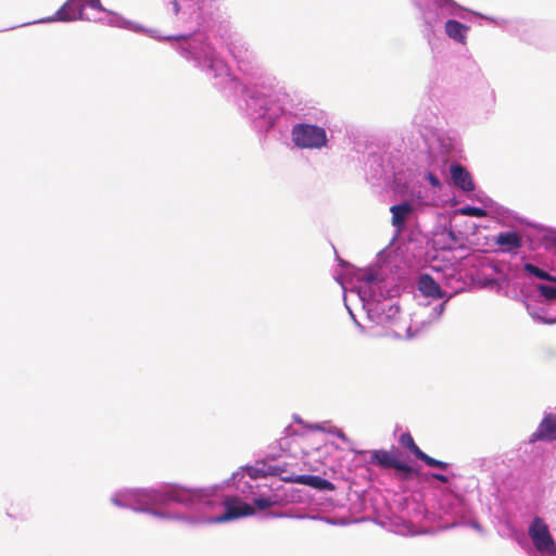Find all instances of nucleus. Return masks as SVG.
Wrapping results in <instances>:
<instances>
[{
  "instance_id": "nucleus-1",
  "label": "nucleus",
  "mask_w": 556,
  "mask_h": 556,
  "mask_svg": "<svg viewBox=\"0 0 556 556\" xmlns=\"http://www.w3.org/2000/svg\"><path fill=\"white\" fill-rule=\"evenodd\" d=\"M292 140L301 149H320L327 144V134L323 127L298 124L292 129Z\"/></svg>"
},
{
  "instance_id": "nucleus-2",
  "label": "nucleus",
  "mask_w": 556,
  "mask_h": 556,
  "mask_svg": "<svg viewBox=\"0 0 556 556\" xmlns=\"http://www.w3.org/2000/svg\"><path fill=\"white\" fill-rule=\"evenodd\" d=\"M90 8L96 11H104L100 0H67L56 12L53 21H75L90 20L85 13V9Z\"/></svg>"
},
{
  "instance_id": "nucleus-3",
  "label": "nucleus",
  "mask_w": 556,
  "mask_h": 556,
  "mask_svg": "<svg viewBox=\"0 0 556 556\" xmlns=\"http://www.w3.org/2000/svg\"><path fill=\"white\" fill-rule=\"evenodd\" d=\"M529 535L534 547L548 555H556V543L549 532L548 526L540 517H535L530 527Z\"/></svg>"
},
{
  "instance_id": "nucleus-4",
  "label": "nucleus",
  "mask_w": 556,
  "mask_h": 556,
  "mask_svg": "<svg viewBox=\"0 0 556 556\" xmlns=\"http://www.w3.org/2000/svg\"><path fill=\"white\" fill-rule=\"evenodd\" d=\"M399 450H375L370 453V464L377 465L384 469L393 468L406 475L415 473L412 466L403 462Z\"/></svg>"
},
{
  "instance_id": "nucleus-5",
  "label": "nucleus",
  "mask_w": 556,
  "mask_h": 556,
  "mask_svg": "<svg viewBox=\"0 0 556 556\" xmlns=\"http://www.w3.org/2000/svg\"><path fill=\"white\" fill-rule=\"evenodd\" d=\"M399 443L401 444L402 447L408 450L412 454L416 456V458L422 460L429 467L445 470L448 466L447 463L430 457L425 452H422L419 448V446L415 443V440L409 432L402 433L399 438Z\"/></svg>"
},
{
  "instance_id": "nucleus-6",
  "label": "nucleus",
  "mask_w": 556,
  "mask_h": 556,
  "mask_svg": "<svg viewBox=\"0 0 556 556\" xmlns=\"http://www.w3.org/2000/svg\"><path fill=\"white\" fill-rule=\"evenodd\" d=\"M254 514V508L238 500H228L225 502V513L216 517L217 522H226L240 517H245Z\"/></svg>"
},
{
  "instance_id": "nucleus-7",
  "label": "nucleus",
  "mask_w": 556,
  "mask_h": 556,
  "mask_svg": "<svg viewBox=\"0 0 556 556\" xmlns=\"http://www.w3.org/2000/svg\"><path fill=\"white\" fill-rule=\"evenodd\" d=\"M530 441H556V415L546 416L532 433Z\"/></svg>"
},
{
  "instance_id": "nucleus-8",
  "label": "nucleus",
  "mask_w": 556,
  "mask_h": 556,
  "mask_svg": "<svg viewBox=\"0 0 556 556\" xmlns=\"http://www.w3.org/2000/svg\"><path fill=\"white\" fill-rule=\"evenodd\" d=\"M288 481L311 486L320 491H334L336 486L332 482L313 475H296L288 479Z\"/></svg>"
},
{
  "instance_id": "nucleus-9",
  "label": "nucleus",
  "mask_w": 556,
  "mask_h": 556,
  "mask_svg": "<svg viewBox=\"0 0 556 556\" xmlns=\"http://www.w3.org/2000/svg\"><path fill=\"white\" fill-rule=\"evenodd\" d=\"M451 177L454 185L463 191L469 192L475 189L470 173L460 164L451 165Z\"/></svg>"
},
{
  "instance_id": "nucleus-10",
  "label": "nucleus",
  "mask_w": 556,
  "mask_h": 556,
  "mask_svg": "<svg viewBox=\"0 0 556 556\" xmlns=\"http://www.w3.org/2000/svg\"><path fill=\"white\" fill-rule=\"evenodd\" d=\"M390 211L392 213V225L401 231L405 227L407 217L413 212V206L408 202H404L392 205Z\"/></svg>"
},
{
  "instance_id": "nucleus-11",
  "label": "nucleus",
  "mask_w": 556,
  "mask_h": 556,
  "mask_svg": "<svg viewBox=\"0 0 556 556\" xmlns=\"http://www.w3.org/2000/svg\"><path fill=\"white\" fill-rule=\"evenodd\" d=\"M418 287L426 296L441 299L444 295L438 282L430 275H422L419 278Z\"/></svg>"
},
{
  "instance_id": "nucleus-12",
  "label": "nucleus",
  "mask_w": 556,
  "mask_h": 556,
  "mask_svg": "<svg viewBox=\"0 0 556 556\" xmlns=\"http://www.w3.org/2000/svg\"><path fill=\"white\" fill-rule=\"evenodd\" d=\"M467 30L468 26L456 20H448L445 23V31L447 36L458 42L465 43Z\"/></svg>"
},
{
  "instance_id": "nucleus-13",
  "label": "nucleus",
  "mask_w": 556,
  "mask_h": 556,
  "mask_svg": "<svg viewBox=\"0 0 556 556\" xmlns=\"http://www.w3.org/2000/svg\"><path fill=\"white\" fill-rule=\"evenodd\" d=\"M495 242L503 247V251H511L521 247V238L515 231H507L500 233Z\"/></svg>"
},
{
  "instance_id": "nucleus-14",
  "label": "nucleus",
  "mask_w": 556,
  "mask_h": 556,
  "mask_svg": "<svg viewBox=\"0 0 556 556\" xmlns=\"http://www.w3.org/2000/svg\"><path fill=\"white\" fill-rule=\"evenodd\" d=\"M523 268L527 273L533 275L534 277H536L539 279L556 282V276L549 275L545 270L539 268L538 266H535L531 263L525 264Z\"/></svg>"
},
{
  "instance_id": "nucleus-15",
  "label": "nucleus",
  "mask_w": 556,
  "mask_h": 556,
  "mask_svg": "<svg viewBox=\"0 0 556 556\" xmlns=\"http://www.w3.org/2000/svg\"><path fill=\"white\" fill-rule=\"evenodd\" d=\"M538 290L546 300L556 301V287L540 285Z\"/></svg>"
},
{
  "instance_id": "nucleus-16",
  "label": "nucleus",
  "mask_w": 556,
  "mask_h": 556,
  "mask_svg": "<svg viewBox=\"0 0 556 556\" xmlns=\"http://www.w3.org/2000/svg\"><path fill=\"white\" fill-rule=\"evenodd\" d=\"M463 215L475 216V217H485L488 215L486 211L481 207L476 206H466L460 210Z\"/></svg>"
},
{
  "instance_id": "nucleus-17",
  "label": "nucleus",
  "mask_w": 556,
  "mask_h": 556,
  "mask_svg": "<svg viewBox=\"0 0 556 556\" xmlns=\"http://www.w3.org/2000/svg\"><path fill=\"white\" fill-rule=\"evenodd\" d=\"M254 505L258 509H266L274 505V502L268 497H261L254 500Z\"/></svg>"
},
{
  "instance_id": "nucleus-18",
  "label": "nucleus",
  "mask_w": 556,
  "mask_h": 556,
  "mask_svg": "<svg viewBox=\"0 0 556 556\" xmlns=\"http://www.w3.org/2000/svg\"><path fill=\"white\" fill-rule=\"evenodd\" d=\"M427 178H428L429 182H430L433 187H437V188L441 187V182H440L439 178H438L434 174L429 173V174L427 175Z\"/></svg>"
},
{
  "instance_id": "nucleus-19",
  "label": "nucleus",
  "mask_w": 556,
  "mask_h": 556,
  "mask_svg": "<svg viewBox=\"0 0 556 556\" xmlns=\"http://www.w3.org/2000/svg\"><path fill=\"white\" fill-rule=\"evenodd\" d=\"M439 7L447 8L454 5L453 0H434Z\"/></svg>"
},
{
  "instance_id": "nucleus-20",
  "label": "nucleus",
  "mask_w": 556,
  "mask_h": 556,
  "mask_svg": "<svg viewBox=\"0 0 556 556\" xmlns=\"http://www.w3.org/2000/svg\"><path fill=\"white\" fill-rule=\"evenodd\" d=\"M170 5H172V9H173L174 15H178L179 12H180V4L178 3V1L177 0L170 1Z\"/></svg>"
},
{
  "instance_id": "nucleus-21",
  "label": "nucleus",
  "mask_w": 556,
  "mask_h": 556,
  "mask_svg": "<svg viewBox=\"0 0 556 556\" xmlns=\"http://www.w3.org/2000/svg\"><path fill=\"white\" fill-rule=\"evenodd\" d=\"M432 478L442 483H446L448 481L447 477L441 473H432Z\"/></svg>"
}]
</instances>
